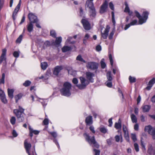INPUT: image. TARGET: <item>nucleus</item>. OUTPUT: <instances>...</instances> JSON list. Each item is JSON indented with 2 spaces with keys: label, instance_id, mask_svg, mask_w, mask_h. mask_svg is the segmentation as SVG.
<instances>
[{
  "label": "nucleus",
  "instance_id": "obj_1",
  "mask_svg": "<svg viewBox=\"0 0 155 155\" xmlns=\"http://www.w3.org/2000/svg\"><path fill=\"white\" fill-rule=\"evenodd\" d=\"M18 107V109H14L13 113L17 117L18 122L20 123L23 121L25 120L24 109L20 106H19Z\"/></svg>",
  "mask_w": 155,
  "mask_h": 155
},
{
  "label": "nucleus",
  "instance_id": "obj_2",
  "mask_svg": "<svg viewBox=\"0 0 155 155\" xmlns=\"http://www.w3.org/2000/svg\"><path fill=\"white\" fill-rule=\"evenodd\" d=\"M71 88V84L68 82L64 83L63 88L60 90V92L63 95L69 96L71 94L70 90Z\"/></svg>",
  "mask_w": 155,
  "mask_h": 155
},
{
  "label": "nucleus",
  "instance_id": "obj_3",
  "mask_svg": "<svg viewBox=\"0 0 155 155\" xmlns=\"http://www.w3.org/2000/svg\"><path fill=\"white\" fill-rule=\"evenodd\" d=\"M93 0H87L85 6L90 9V15L91 17H94L96 15V12L93 2Z\"/></svg>",
  "mask_w": 155,
  "mask_h": 155
},
{
  "label": "nucleus",
  "instance_id": "obj_4",
  "mask_svg": "<svg viewBox=\"0 0 155 155\" xmlns=\"http://www.w3.org/2000/svg\"><path fill=\"white\" fill-rule=\"evenodd\" d=\"M84 135L85 137L86 140L89 143L93 144L94 145V146L96 148H98L99 147V145L96 141L94 136L91 138L86 133L84 134Z\"/></svg>",
  "mask_w": 155,
  "mask_h": 155
},
{
  "label": "nucleus",
  "instance_id": "obj_5",
  "mask_svg": "<svg viewBox=\"0 0 155 155\" xmlns=\"http://www.w3.org/2000/svg\"><path fill=\"white\" fill-rule=\"evenodd\" d=\"M147 20H132L130 24L126 25L124 29L126 30L130 26L135 25H142L146 22Z\"/></svg>",
  "mask_w": 155,
  "mask_h": 155
},
{
  "label": "nucleus",
  "instance_id": "obj_6",
  "mask_svg": "<svg viewBox=\"0 0 155 155\" xmlns=\"http://www.w3.org/2000/svg\"><path fill=\"white\" fill-rule=\"evenodd\" d=\"M80 80L81 84L77 85V86L80 89H84L86 86L88 84L89 82L85 78L83 77H80Z\"/></svg>",
  "mask_w": 155,
  "mask_h": 155
},
{
  "label": "nucleus",
  "instance_id": "obj_7",
  "mask_svg": "<svg viewBox=\"0 0 155 155\" xmlns=\"http://www.w3.org/2000/svg\"><path fill=\"white\" fill-rule=\"evenodd\" d=\"M145 130L151 135L153 139L155 140V127L152 128L150 125H148L145 127Z\"/></svg>",
  "mask_w": 155,
  "mask_h": 155
},
{
  "label": "nucleus",
  "instance_id": "obj_8",
  "mask_svg": "<svg viewBox=\"0 0 155 155\" xmlns=\"http://www.w3.org/2000/svg\"><path fill=\"white\" fill-rule=\"evenodd\" d=\"M87 68L92 70L97 69L98 68V64L95 62H89L86 65Z\"/></svg>",
  "mask_w": 155,
  "mask_h": 155
},
{
  "label": "nucleus",
  "instance_id": "obj_9",
  "mask_svg": "<svg viewBox=\"0 0 155 155\" xmlns=\"http://www.w3.org/2000/svg\"><path fill=\"white\" fill-rule=\"evenodd\" d=\"M111 51L112 49L110 50L109 48L108 52L109 59L110 65L112 67H113L114 65V57L113 54L111 53Z\"/></svg>",
  "mask_w": 155,
  "mask_h": 155
},
{
  "label": "nucleus",
  "instance_id": "obj_10",
  "mask_svg": "<svg viewBox=\"0 0 155 155\" xmlns=\"http://www.w3.org/2000/svg\"><path fill=\"white\" fill-rule=\"evenodd\" d=\"M21 4V0H20L18 5L16 6L12 14V18L13 19H15L16 18L18 12Z\"/></svg>",
  "mask_w": 155,
  "mask_h": 155
},
{
  "label": "nucleus",
  "instance_id": "obj_11",
  "mask_svg": "<svg viewBox=\"0 0 155 155\" xmlns=\"http://www.w3.org/2000/svg\"><path fill=\"white\" fill-rule=\"evenodd\" d=\"M113 78L112 76L111 72L108 71L107 72V87H111L112 86L111 81Z\"/></svg>",
  "mask_w": 155,
  "mask_h": 155
},
{
  "label": "nucleus",
  "instance_id": "obj_12",
  "mask_svg": "<svg viewBox=\"0 0 155 155\" xmlns=\"http://www.w3.org/2000/svg\"><path fill=\"white\" fill-rule=\"evenodd\" d=\"M81 22L83 24L84 28L85 30H89L91 29V24L87 20H82Z\"/></svg>",
  "mask_w": 155,
  "mask_h": 155
},
{
  "label": "nucleus",
  "instance_id": "obj_13",
  "mask_svg": "<svg viewBox=\"0 0 155 155\" xmlns=\"http://www.w3.org/2000/svg\"><path fill=\"white\" fill-rule=\"evenodd\" d=\"M24 146L26 152L28 154V155H31L29 152V150L31 147V143H28L27 139H26L25 140Z\"/></svg>",
  "mask_w": 155,
  "mask_h": 155
},
{
  "label": "nucleus",
  "instance_id": "obj_14",
  "mask_svg": "<svg viewBox=\"0 0 155 155\" xmlns=\"http://www.w3.org/2000/svg\"><path fill=\"white\" fill-rule=\"evenodd\" d=\"M124 5L125 7L124 10V12L125 13H127L130 16H133V12L130 10L127 2H125Z\"/></svg>",
  "mask_w": 155,
  "mask_h": 155
},
{
  "label": "nucleus",
  "instance_id": "obj_15",
  "mask_svg": "<svg viewBox=\"0 0 155 155\" xmlns=\"http://www.w3.org/2000/svg\"><path fill=\"white\" fill-rule=\"evenodd\" d=\"M86 75L87 79L91 82H94V79L93 78L94 76V74L90 72H86Z\"/></svg>",
  "mask_w": 155,
  "mask_h": 155
},
{
  "label": "nucleus",
  "instance_id": "obj_16",
  "mask_svg": "<svg viewBox=\"0 0 155 155\" xmlns=\"http://www.w3.org/2000/svg\"><path fill=\"white\" fill-rule=\"evenodd\" d=\"M7 50L5 48L2 49V53L0 58V64L3 61H5Z\"/></svg>",
  "mask_w": 155,
  "mask_h": 155
},
{
  "label": "nucleus",
  "instance_id": "obj_17",
  "mask_svg": "<svg viewBox=\"0 0 155 155\" xmlns=\"http://www.w3.org/2000/svg\"><path fill=\"white\" fill-rule=\"evenodd\" d=\"M147 153L150 155H155V148L153 147L151 144L148 145Z\"/></svg>",
  "mask_w": 155,
  "mask_h": 155
},
{
  "label": "nucleus",
  "instance_id": "obj_18",
  "mask_svg": "<svg viewBox=\"0 0 155 155\" xmlns=\"http://www.w3.org/2000/svg\"><path fill=\"white\" fill-rule=\"evenodd\" d=\"M63 69V67L61 66H57L54 68L53 71V74L56 76L58 75L61 70Z\"/></svg>",
  "mask_w": 155,
  "mask_h": 155
},
{
  "label": "nucleus",
  "instance_id": "obj_19",
  "mask_svg": "<svg viewBox=\"0 0 155 155\" xmlns=\"http://www.w3.org/2000/svg\"><path fill=\"white\" fill-rule=\"evenodd\" d=\"M29 135L31 137L33 136V134L35 135H37L39 133V131L34 130L30 126H29Z\"/></svg>",
  "mask_w": 155,
  "mask_h": 155
},
{
  "label": "nucleus",
  "instance_id": "obj_20",
  "mask_svg": "<svg viewBox=\"0 0 155 155\" xmlns=\"http://www.w3.org/2000/svg\"><path fill=\"white\" fill-rule=\"evenodd\" d=\"M85 121L87 125H90L92 124L93 123L92 117L91 116L87 117L86 118Z\"/></svg>",
  "mask_w": 155,
  "mask_h": 155
},
{
  "label": "nucleus",
  "instance_id": "obj_21",
  "mask_svg": "<svg viewBox=\"0 0 155 155\" xmlns=\"http://www.w3.org/2000/svg\"><path fill=\"white\" fill-rule=\"evenodd\" d=\"M107 9V1L105 0L104 3L101 6L100 12L101 13H103L105 12Z\"/></svg>",
  "mask_w": 155,
  "mask_h": 155
},
{
  "label": "nucleus",
  "instance_id": "obj_22",
  "mask_svg": "<svg viewBox=\"0 0 155 155\" xmlns=\"http://www.w3.org/2000/svg\"><path fill=\"white\" fill-rule=\"evenodd\" d=\"M118 132H120V135H116L115 137V140L117 142H122L123 141L122 137V135L121 132L120 130H118Z\"/></svg>",
  "mask_w": 155,
  "mask_h": 155
},
{
  "label": "nucleus",
  "instance_id": "obj_23",
  "mask_svg": "<svg viewBox=\"0 0 155 155\" xmlns=\"http://www.w3.org/2000/svg\"><path fill=\"white\" fill-rule=\"evenodd\" d=\"M150 106L149 105H143L141 107L143 111L144 112H148L150 108Z\"/></svg>",
  "mask_w": 155,
  "mask_h": 155
},
{
  "label": "nucleus",
  "instance_id": "obj_24",
  "mask_svg": "<svg viewBox=\"0 0 155 155\" xmlns=\"http://www.w3.org/2000/svg\"><path fill=\"white\" fill-rule=\"evenodd\" d=\"M33 21H31L27 25V28L28 31L29 32H31L33 30Z\"/></svg>",
  "mask_w": 155,
  "mask_h": 155
},
{
  "label": "nucleus",
  "instance_id": "obj_25",
  "mask_svg": "<svg viewBox=\"0 0 155 155\" xmlns=\"http://www.w3.org/2000/svg\"><path fill=\"white\" fill-rule=\"evenodd\" d=\"M149 12L147 11H144L143 12L141 15L142 18L141 19H147L148 18Z\"/></svg>",
  "mask_w": 155,
  "mask_h": 155
},
{
  "label": "nucleus",
  "instance_id": "obj_26",
  "mask_svg": "<svg viewBox=\"0 0 155 155\" xmlns=\"http://www.w3.org/2000/svg\"><path fill=\"white\" fill-rule=\"evenodd\" d=\"M120 120L118 123L116 122L114 124V127L117 130L120 129L121 128V124Z\"/></svg>",
  "mask_w": 155,
  "mask_h": 155
},
{
  "label": "nucleus",
  "instance_id": "obj_27",
  "mask_svg": "<svg viewBox=\"0 0 155 155\" xmlns=\"http://www.w3.org/2000/svg\"><path fill=\"white\" fill-rule=\"evenodd\" d=\"M14 90L12 89H10L9 88L8 89V93L9 97L12 99L13 97Z\"/></svg>",
  "mask_w": 155,
  "mask_h": 155
},
{
  "label": "nucleus",
  "instance_id": "obj_28",
  "mask_svg": "<svg viewBox=\"0 0 155 155\" xmlns=\"http://www.w3.org/2000/svg\"><path fill=\"white\" fill-rule=\"evenodd\" d=\"M28 17L29 19H37V16L32 13L29 14Z\"/></svg>",
  "mask_w": 155,
  "mask_h": 155
},
{
  "label": "nucleus",
  "instance_id": "obj_29",
  "mask_svg": "<svg viewBox=\"0 0 155 155\" xmlns=\"http://www.w3.org/2000/svg\"><path fill=\"white\" fill-rule=\"evenodd\" d=\"M71 49V47L68 46H64L62 48V51L64 52H66L67 51L70 50Z\"/></svg>",
  "mask_w": 155,
  "mask_h": 155
},
{
  "label": "nucleus",
  "instance_id": "obj_30",
  "mask_svg": "<svg viewBox=\"0 0 155 155\" xmlns=\"http://www.w3.org/2000/svg\"><path fill=\"white\" fill-rule=\"evenodd\" d=\"M33 23H35V25L37 27L39 28H41V26L40 25L41 23L39 21V20H33Z\"/></svg>",
  "mask_w": 155,
  "mask_h": 155
},
{
  "label": "nucleus",
  "instance_id": "obj_31",
  "mask_svg": "<svg viewBox=\"0 0 155 155\" xmlns=\"http://www.w3.org/2000/svg\"><path fill=\"white\" fill-rule=\"evenodd\" d=\"M62 38L61 37L56 38L55 41V45H59L61 42Z\"/></svg>",
  "mask_w": 155,
  "mask_h": 155
},
{
  "label": "nucleus",
  "instance_id": "obj_32",
  "mask_svg": "<svg viewBox=\"0 0 155 155\" xmlns=\"http://www.w3.org/2000/svg\"><path fill=\"white\" fill-rule=\"evenodd\" d=\"M134 13L138 19H141L142 18L141 15L136 10H135L134 11Z\"/></svg>",
  "mask_w": 155,
  "mask_h": 155
},
{
  "label": "nucleus",
  "instance_id": "obj_33",
  "mask_svg": "<svg viewBox=\"0 0 155 155\" xmlns=\"http://www.w3.org/2000/svg\"><path fill=\"white\" fill-rule=\"evenodd\" d=\"M115 31V28L114 27L112 29V31L110 32L109 36V39L110 40H111L113 38V37Z\"/></svg>",
  "mask_w": 155,
  "mask_h": 155
},
{
  "label": "nucleus",
  "instance_id": "obj_34",
  "mask_svg": "<svg viewBox=\"0 0 155 155\" xmlns=\"http://www.w3.org/2000/svg\"><path fill=\"white\" fill-rule=\"evenodd\" d=\"M131 118L132 121L133 123H136L137 122V118L136 116L134 114H132L131 115Z\"/></svg>",
  "mask_w": 155,
  "mask_h": 155
},
{
  "label": "nucleus",
  "instance_id": "obj_35",
  "mask_svg": "<svg viewBox=\"0 0 155 155\" xmlns=\"http://www.w3.org/2000/svg\"><path fill=\"white\" fill-rule=\"evenodd\" d=\"M80 12L79 14L80 16L82 17V19H85L84 18L85 17V14L83 12V10L82 8L81 7L79 8Z\"/></svg>",
  "mask_w": 155,
  "mask_h": 155
},
{
  "label": "nucleus",
  "instance_id": "obj_36",
  "mask_svg": "<svg viewBox=\"0 0 155 155\" xmlns=\"http://www.w3.org/2000/svg\"><path fill=\"white\" fill-rule=\"evenodd\" d=\"M41 68L44 70H45L48 66L47 63L46 62L41 63Z\"/></svg>",
  "mask_w": 155,
  "mask_h": 155
},
{
  "label": "nucleus",
  "instance_id": "obj_37",
  "mask_svg": "<svg viewBox=\"0 0 155 155\" xmlns=\"http://www.w3.org/2000/svg\"><path fill=\"white\" fill-rule=\"evenodd\" d=\"M124 133V137L126 140L127 141L129 142L130 141V138L129 137L128 132H125Z\"/></svg>",
  "mask_w": 155,
  "mask_h": 155
},
{
  "label": "nucleus",
  "instance_id": "obj_38",
  "mask_svg": "<svg viewBox=\"0 0 155 155\" xmlns=\"http://www.w3.org/2000/svg\"><path fill=\"white\" fill-rule=\"evenodd\" d=\"M22 94H19L17 95H16L15 97V99L16 102L17 103L18 101L22 97Z\"/></svg>",
  "mask_w": 155,
  "mask_h": 155
},
{
  "label": "nucleus",
  "instance_id": "obj_39",
  "mask_svg": "<svg viewBox=\"0 0 155 155\" xmlns=\"http://www.w3.org/2000/svg\"><path fill=\"white\" fill-rule=\"evenodd\" d=\"M0 99L2 101L4 104H6L7 103V101L5 95H4L0 97Z\"/></svg>",
  "mask_w": 155,
  "mask_h": 155
},
{
  "label": "nucleus",
  "instance_id": "obj_40",
  "mask_svg": "<svg viewBox=\"0 0 155 155\" xmlns=\"http://www.w3.org/2000/svg\"><path fill=\"white\" fill-rule=\"evenodd\" d=\"M76 60L78 61L83 62L84 63H86V61L83 59L80 55H78L76 58Z\"/></svg>",
  "mask_w": 155,
  "mask_h": 155
},
{
  "label": "nucleus",
  "instance_id": "obj_41",
  "mask_svg": "<svg viewBox=\"0 0 155 155\" xmlns=\"http://www.w3.org/2000/svg\"><path fill=\"white\" fill-rule=\"evenodd\" d=\"M104 59L103 58L102 59L101 61V67L102 68H104L106 66V64L104 62Z\"/></svg>",
  "mask_w": 155,
  "mask_h": 155
},
{
  "label": "nucleus",
  "instance_id": "obj_42",
  "mask_svg": "<svg viewBox=\"0 0 155 155\" xmlns=\"http://www.w3.org/2000/svg\"><path fill=\"white\" fill-rule=\"evenodd\" d=\"M50 35L53 38L56 37V34L55 31L54 30H51L50 32Z\"/></svg>",
  "mask_w": 155,
  "mask_h": 155
},
{
  "label": "nucleus",
  "instance_id": "obj_43",
  "mask_svg": "<svg viewBox=\"0 0 155 155\" xmlns=\"http://www.w3.org/2000/svg\"><path fill=\"white\" fill-rule=\"evenodd\" d=\"M141 146L142 147V149L143 151H145L146 150V148L145 147V144H144V142L142 140V138L141 140Z\"/></svg>",
  "mask_w": 155,
  "mask_h": 155
},
{
  "label": "nucleus",
  "instance_id": "obj_44",
  "mask_svg": "<svg viewBox=\"0 0 155 155\" xmlns=\"http://www.w3.org/2000/svg\"><path fill=\"white\" fill-rule=\"evenodd\" d=\"M129 79L130 82L131 83L136 82V78L135 77H132L130 76L129 77Z\"/></svg>",
  "mask_w": 155,
  "mask_h": 155
},
{
  "label": "nucleus",
  "instance_id": "obj_45",
  "mask_svg": "<svg viewBox=\"0 0 155 155\" xmlns=\"http://www.w3.org/2000/svg\"><path fill=\"white\" fill-rule=\"evenodd\" d=\"M5 74L3 73L2 74L1 79H0V84H4L5 83Z\"/></svg>",
  "mask_w": 155,
  "mask_h": 155
},
{
  "label": "nucleus",
  "instance_id": "obj_46",
  "mask_svg": "<svg viewBox=\"0 0 155 155\" xmlns=\"http://www.w3.org/2000/svg\"><path fill=\"white\" fill-rule=\"evenodd\" d=\"M155 83V78H153L149 82L148 85L153 86V85Z\"/></svg>",
  "mask_w": 155,
  "mask_h": 155
},
{
  "label": "nucleus",
  "instance_id": "obj_47",
  "mask_svg": "<svg viewBox=\"0 0 155 155\" xmlns=\"http://www.w3.org/2000/svg\"><path fill=\"white\" fill-rule=\"evenodd\" d=\"M102 37L104 39L107 38V28H106L104 30V33H102L101 32Z\"/></svg>",
  "mask_w": 155,
  "mask_h": 155
},
{
  "label": "nucleus",
  "instance_id": "obj_48",
  "mask_svg": "<svg viewBox=\"0 0 155 155\" xmlns=\"http://www.w3.org/2000/svg\"><path fill=\"white\" fill-rule=\"evenodd\" d=\"M99 130L101 132L104 134H105L107 132L106 129L104 127H101L99 128Z\"/></svg>",
  "mask_w": 155,
  "mask_h": 155
},
{
  "label": "nucleus",
  "instance_id": "obj_49",
  "mask_svg": "<svg viewBox=\"0 0 155 155\" xmlns=\"http://www.w3.org/2000/svg\"><path fill=\"white\" fill-rule=\"evenodd\" d=\"M16 119L15 117H12L10 120V122L12 125H14L15 123Z\"/></svg>",
  "mask_w": 155,
  "mask_h": 155
},
{
  "label": "nucleus",
  "instance_id": "obj_50",
  "mask_svg": "<svg viewBox=\"0 0 155 155\" xmlns=\"http://www.w3.org/2000/svg\"><path fill=\"white\" fill-rule=\"evenodd\" d=\"M31 84L30 81L28 80L26 81L23 84V85L25 87H27L29 86Z\"/></svg>",
  "mask_w": 155,
  "mask_h": 155
},
{
  "label": "nucleus",
  "instance_id": "obj_51",
  "mask_svg": "<svg viewBox=\"0 0 155 155\" xmlns=\"http://www.w3.org/2000/svg\"><path fill=\"white\" fill-rule=\"evenodd\" d=\"M22 35H20L16 40V42L17 43H20L22 40Z\"/></svg>",
  "mask_w": 155,
  "mask_h": 155
},
{
  "label": "nucleus",
  "instance_id": "obj_52",
  "mask_svg": "<svg viewBox=\"0 0 155 155\" xmlns=\"http://www.w3.org/2000/svg\"><path fill=\"white\" fill-rule=\"evenodd\" d=\"M131 138L134 142H135L137 140V139L135 134H131Z\"/></svg>",
  "mask_w": 155,
  "mask_h": 155
},
{
  "label": "nucleus",
  "instance_id": "obj_53",
  "mask_svg": "<svg viewBox=\"0 0 155 155\" xmlns=\"http://www.w3.org/2000/svg\"><path fill=\"white\" fill-rule=\"evenodd\" d=\"M109 6L110 9L112 11H114V5L112 2H111L109 4Z\"/></svg>",
  "mask_w": 155,
  "mask_h": 155
},
{
  "label": "nucleus",
  "instance_id": "obj_54",
  "mask_svg": "<svg viewBox=\"0 0 155 155\" xmlns=\"http://www.w3.org/2000/svg\"><path fill=\"white\" fill-rule=\"evenodd\" d=\"M68 73L69 74L72 75H74L76 74V72L73 71V70L71 69L69 70H68Z\"/></svg>",
  "mask_w": 155,
  "mask_h": 155
},
{
  "label": "nucleus",
  "instance_id": "obj_55",
  "mask_svg": "<svg viewBox=\"0 0 155 155\" xmlns=\"http://www.w3.org/2000/svg\"><path fill=\"white\" fill-rule=\"evenodd\" d=\"M134 149L136 152H138L139 151V146L137 143H134Z\"/></svg>",
  "mask_w": 155,
  "mask_h": 155
},
{
  "label": "nucleus",
  "instance_id": "obj_56",
  "mask_svg": "<svg viewBox=\"0 0 155 155\" xmlns=\"http://www.w3.org/2000/svg\"><path fill=\"white\" fill-rule=\"evenodd\" d=\"M49 73H48L47 72L46 74L44 76V80H43V81H45V80H47L48 79L49 77Z\"/></svg>",
  "mask_w": 155,
  "mask_h": 155
},
{
  "label": "nucleus",
  "instance_id": "obj_57",
  "mask_svg": "<svg viewBox=\"0 0 155 155\" xmlns=\"http://www.w3.org/2000/svg\"><path fill=\"white\" fill-rule=\"evenodd\" d=\"M123 130L124 133L128 132L127 127L125 125H123Z\"/></svg>",
  "mask_w": 155,
  "mask_h": 155
},
{
  "label": "nucleus",
  "instance_id": "obj_58",
  "mask_svg": "<svg viewBox=\"0 0 155 155\" xmlns=\"http://www.w3.org/2000/svg\"><path fill=\"white\" fill-rule=\"evenodd\" d=\"M19 53L18 51H15L14 52L13 55L15 58H18L19 56Z\"/></svg>",
  "mask_w": 155,
  "mask_h": 155
},
{
  "label": "nucleus",
  "instance_id": "obj_59",
  "mask_svg": "<svg viewBox=\"0 0 155 155\" xmlns=\"http://www.w3.org/2000/svg\"><path fill=\"white\" fill-rule=\"evenodd\" d=\"M93 150L94 152V155H100V151L99 150L94 149Z\"/></svg>",
  "mask_w": 155,
  "mask_h": 155
},
{
  "label": "nucleus",
  "instance_id": "obj_60",
  "mask_svg": "<svg viewBox=\"0 0 155 155\" xmlns=\"http://www.w3.org/2000/svg\"><path fill=\"white\" fill-rule=\"evenodd\" d=\"M112 118H111L110 119H109L108 120V123H109V125L108 126L110 127H111L112 126L113 122L112 121Z\"/></svg>",
  "mask_w": 155,
  "mask_h": 155
},
{
  "label": "nucleus",
  "instance_id": "obj_61",
  "mask_svg": "<svg viewBox=\"0 0 155 155\" xmlns=\"http://www.w3.org/2000/svg\"><path fill=\"white\" fill-rule=\"evenodd\" d=\"M50 133L54 138H55L57 137V135L56 132H51Z\"/></svg>",
  "mask_w": 155,
  "mask_h": 155
},
{
  "label": "nucleus",
  "instance_id": "obj_62",
  "mask_svg": "<svg viewBox=\"0 0 155 155\" xmlns=\"http://www.w3.org/2000/svg\"><path fill=\"white\" fill-rule=\"evenodd\" d=\"M90 130L94 134L95 133V131L94 130V127L93 126H91L89 127Z\"/></svg>",
  "mask_w": 155,
  "mask_h": 155
},
{
  "label": "nucleus",
  "instance_id": "obj_63",
  "mask_svg": "<svg viewBox=\"0 0 155 155\" xmlns=\"http://www.w3.org/2000/svg\"><path fill=\"white\" fill-rule=\"evenodd\" d=\"M96 50L98 51H100L101 50V46L99 45H98L97 46L96 48Z\"/></svg>",
  "mask_w": 155,
  "mask_h": 155
},
{
  "label": "nucleus",
  "instance_id": "obj_64",
  "mask_svg": "<svg viewBox=\"0 0 155 155\" xmlns=\"http://www.w3.org/2000/svg\"><path fill=\"white\" fill-rule=\"evenodd\" d=\"M43 123L45 125H47L48 124V120L47 118L45 119Z\"/></svg>",
  "mask_w": 155,
  "mask_h": 155
}]
</instances>
